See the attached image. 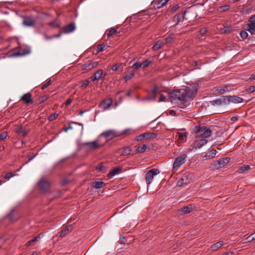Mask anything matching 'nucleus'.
<instances>
[{"label": "nucleus", "mask_w": 255, "mask_h": 255, "mask_svg": "<svg viewBox=\"0 0 255 255\" xmlns=\"http://www.w3.org/2000/svg\"><path fill=\"white\" fill-rule=\"evenodd\" d=\"M196 92L197 89L195 87H193L192 89L190 87H187L180 90H176L170 92L169 99L171 101L177 100L185 103L193 97Z\"/></svg>", "instance_id": "nucleus-1"}, {"label": "nucleus", "mask_w": 255, "mask_h": 255, "mask_svg": "<svg viewBox=\"0 0 255 255\" xmlns=\"http://www.w3.org/2000/svg\"><path fill=\"white\" fill-rule=\"evenodd\" d=\"M196 131L197 137L202 139L208 137L211 133V130L205 127H201L199 128L197 127L196 128Z\"/></svg>", "instance_id": "nucleus-2"}, {"label": "nucleus", "mask_w": 255, "mask_h": 255, "mask_svg": "<svg viewBox=\"0 0 255 255\" xmlns=\"http://www.w3.org/2000/svg\"><path fill=\"white\" fill-rule=\"evenodd\" d=\"M157 94H159V102H166L167 101V98L169 99L170 93H168L166 91H164L161 93L157 88H155L153 90L152 99H155V98Z\"/></svg>", "instance_id": "nucleus-3"}, {"label": "nucleus", "mask_w": 255, "mask_h": 255, "mask_svg": "<svg viewBox=\"0 0 255 255\" xmlns=\"http://www.w3.org/2000/svg\"><path fill=\"white\" fill-rule=\"evenodd\" d=\"M186 158L187 155L185 154H182L177 157L173 164L172 171L173 172H175L178 169L179 167L185 162Z\"/></svg>", "instance_id": "nucleus-4"}, {"label": "nucleus", "mask_w": 255, "mask_h": 255, "mask_svg": "<svg viewBox=\"0 0 255 255\" xmlns=\"http://www.w3.org/2000/svg\"><path fill=\"white\" fill-rule=\"evenodd\" d=\"M193 175L192 173L186 172L185 173L177 182V185L179 186L183 185H187L192 180Z\"/></svg>", "instance_id": "nucleus-5"}, {"label": "nucleus", "mask_w": 255, "mask_h": 255, "mask_svg": "<svg viewBox=\"0 0 255 255\" xmlns=\"http://www.w3.org/2000/svg\"><path fill=\"white\" fill-rule=\"evenodd\" d=\"M159 173L157 169H152L147 172L145 175V180L148 185L150 184L154 178V177Z\"/></svg>", "instance_id": "nucleus-6"}, {"label": "nucleus", "mask_w": 255, "mask_h": 255, "mask_svg": "<svg viewBox=\"0 0 255 255\" xmlns=\"http://www.w3.org/2000/svg\"><path fill=\"white\" fill-rule=\"evenodd\" d=\"M208 141L206 139H202L201 138H198L196 136V139L193 142L191 147L189 149L190 151H192L193 149L200 148L203 145L207 143Z\"/></svg>", "instance_id": "nucleus-7"}, {"label": "nucleus", "mask_w": 255, "mask_h": 255, "mask_svg": "<svg viewBox=\"0 0 255 255\" xmlns=\"http://www.w3.org/2000/svg\"><path fill=\"white\" fill-rule=\"evenodd\" d=\"M117 136L118 134L115 130H108L102 133L99 136L105 137L108 141Z\"/></svg>", "instance_id": "nucleus-8"}, {"label": "nucleus", "mask_w": 255, "mask_h": 255, "mask_svg": "<svg viewBox=\"0 0 255 255\" xmlns=\"http://www.w3.org/2000/svg\"><path fill=\"white\" fill-rule=\"evenodd\" d=\"M87 148L89 150H94L98 149L103 146L98 140H96L92 142H86L84 144Z\"/></svg>", "instance_id": "nucleus-9"}, {"label": "nucleus", "mask_w": 255, "mask_h": 255, "mask_svg": "<svg viewBox=\"0 0 255 255\" xmlns=\"http://www.w3.org/2000/svg\"><path fill=\"white\" fill-rule=\"evenodd\" d=\"M229 161L230 159L227 157L214 162V164L215 167L218 169L224 167Z\"/></svg>", "instance_id": "nucleus-10"}, {"label": "nucleus", "mask_w": 255, "mask_h": 255, "mask_svg": "<svg viewBox=\"0 0 255 255\" xmlns=\"http://www.w3.org/2000/svg\"><path fill=\"white\" fill-rule=\"evenodd\" d=\"M226 99L227 101V104L229 102H232L235 104L241 103L243 102V99L237 96H226Z\"/></svg>", "instance_id": "nucleus-11"}, {"label": "nucleus", "mask_w": 255, "mask_h": 255, "mask_svg": "<svg viewBox=\"0 0 255 255\" xmlns=\"http://www.w3.org/2000/svg\"><path fill=\"white\" fill-rule=\"evenodd\" d=\"M112 104V100L111 99H107L103 101L99 107L103 111H105L111 106Z\"/></svg>", "instance_id": "nucleus-12"}, {"label": "nucleus", "mask_w": 255, "mask_h": 255, "mask_svg": "<svg viewBox=\"0 0 255 255\" xmlns=\"http://www.w3.org/2000/svg\"><path fill=\"white\" fill-rule=\"evenodd\" d=\"M38 185L43 191H46L49 187V183L45 179H41L38 182Z\"/></svg>", "instance_id": "nucleus-13"}, {"label": "nucleus", "mask_w": 255, "mask_h": 255, "mask_svg": "<svg viewBox=\"0 0 255 255\" xmlns=\"http://www.w3.org/2000/svg\"><path fill=\"white\" fill-rule=\"evenodd\" d=\"M20 100L23 101L27 105L33 103L31 98V95L29 93H27L23 95L20 98Z\"/></svg>", "instance_id": "nucleus-14"}, {"label": "nucleus", "mask_w": 255, "mask_h": 255, "mask_svg": "<svg viewBox=\"0 0 255 255\" xmlns=\"http://www.w3.org/2000/svg\"><path fill=\"white\" fill-rule=\"evenodd\" d=\"M35 23L36 21L29 17H25L23 21V24L27 26H33L35 25Z\"/></svg>", "instance_id": "nucleus-15"}, {"label": "nucleus", "mask_w": 255, "mask_h": 255, "mask_svg": "<svg viewBox=\"0 0 255 255\" xmlns=\"http://www.w3.org/2000/svg\"><path fill=\"white\" fill-rule=\"evenodd\" d=\"M216 153L217 151L215 149H212L203 157V160H208L212 159L216 155Z\"/></svg>", "instance_id": "nucleus-16"}, {"label": "nucleus", "mask_w": 255, "mask_h": 255, "mask_svg": "<svg viewBox=\"0 0 255 255\" xmlns=\"http://www.w3.org/2000/svg\"><path fill=\"white\" fill-rule=\"evenodd\" d=\"M122 169V167H116L113 168L108 174L109 177L111 178L115 175L118 174L121 171Z\"/></svg>", "instance_id": "nucleus-17"}, {"label": "nucleus", "mask_w": 255, "mask_h": 255, "mask_svg": "<svg viewBox=\"0 0 255 255\" xmlns=\"http://www.w3.org/2000/svg\"><path fill=\"white\" fill-rule=\"evenodd\" d=\"M103 74V71L102 70H99L97 71L93 75V77L91 78V80L93 82L95 81H97L101 78Z\"/></svg>", "instance_id": "nucleus-18"}, {"label": "nucleus", "mask_w": 255, "mask_h": 255, "mask_svg": "<svg viewBox=\"0 0 255 255\" xmlns=\"http://www.w3.org/2000/svg\"><path fill=\"white\" fill-rule=\"evenodd\" d=\"M169 0H156L154 1V6L157 8L163 7Z\"/></svg>", "instance_id": "nucleus-19"}, {"label": "nucleus", "mask_w": 255, "mask_h": 255, "mask_svg": "<svg viewBox=\"0 0 255 255\" xmlns=\"http://www.w3.org/2000/svg\"><path fill=\"white\" fill-rule=\"evenodd\" d=\"M226 96H222L221 98L217 99L213 102L217 105H221L223 104H227V101L226 99Z\"/></svg>", "instance_id": "nucleus-20"}, {"label": "nucleus", "mask_w": 255, "mask_h": 255, "mask_svg": "<svg viewBox=\"0 0 255 255\" xmlns=\"http://www.w3.org/2000/svg\"><path fill=\"white\" fill-rule=\"evenodd\" d=\"M98 64V62H93L89 63H86L84 65V68L90 70L93 68L96 67Z\"/></svg>", "instance_id": "nucleus-21"}, {"label": "nucleus", "mask_w": 255, "mask_h": 255, "mask_svg": "<svg viewBox=\"0 0 255 255\" xmlns=\"http://www.w3.org/2000/svg\"><path fill=\"white\" fill-rule=\"evenodd\" d=\"M192 210L193 208L192 205H189L181 208L179 211L183 214H187L190 213L191 211H192Z\"/></svg>", "instance_id": "nucleus-22"}, {"label": "nucleus", "mask_w": 255, "mask_h": 255, "mask_svg": "<svg viewBox=\"0 0 255 255\" xmlns=\"http://www.w3.org/2000/svg\"><path fill=\"white\" fill-rule=\"evenodd\" d=\"M75 29V25L73 23H71L66 26L63 29L65 33H69L73 31Z\"/></svg>", "instance_id": "nucleus-23"}, {"label": "nucleus", "mask_w": 255, "mask_h": 255, "mask_svg": "<svg viewBox=\"0 0 255 255\" xmlns=\"http://www.w3.org/2000/svg\"><path fill=\"white\" fill-rule=\"evenodd\" d=\"M247 30L249 31L252 35L255 33V22H250L247 24Z\"/></svg>", "instance_id": "nucleus-24"}, {"label": "nucleus", "mask_w": 255, "mask_h": 255, "mask_svg": "<svg viewBox=\"0 0 255 255\" xmlns=\"http://www.w3.org/2000/svg\"><path fill=\"white\" fill-rule=\"evenodd\" d=\"M144 139H148L156 137V134L152 132H145L142 133Z\"/></svg>", "instance_id": "nucleus-25"}, {"label": "nucleus", "mask_w": 255, "mask_h": 255, "mask_svg": "<svg viewBox=\"0 0 255 255\" xmlns=\"http://www.w3.org/2000/svg\"><path fill=\"white\" fill-rule=\"evenodd\" d=\"M71 229V226L64 227L62 231L60 233V237L63 238L65 237L66 235H67Z\"/></svg>", "instance_id": "nucleus-26"}, {"label": "nucleus", "mask_w": 255, "mask_h": 255, "mask_svg": "<svg viewBox=\"0 0 255 255\" xmlns=\"http://www.w3.org/2000/svg\"><path fill=\"white\" fill-rule=\"evenodd\" d=\"M164 44V43L160 40H158L156 42V43L153 45L152 49L154 51H156L160 49L163 45Z\"/></svg>", "instance_id": "nucleus-27"}, {"label": "nucleus", "mask_w": 255, "mask_h": 255, "mask_svg": "<svg viewBox=\"0 0 255 255\" xmlns=\"http://www.w3.org/2000/svg\"><path fill=\"white\" fill-rule=\"evenodd\" d=\"M223 244L224 243L222 241H220L211 246L210 248L212 251H217L220 247H221L223 245Z\"/></svg>", "instance_id": "nucleus-28"}, {"label": "nucleus", "mask_w": 255, "mask_h": 255, "mask_svg": "<svg viewBox=\"0 0 255 255\" xmlns=\"http://www.w3.org/2000/svg\"><path fill=\"white\" fill-rule=\"evenodd\" d=\"M250 168V167L249 165H243L239 168L238 171L240 173H243L248 170Z\"/></svg>", "instance_id": "nucleus-29"}, {"label": "nucleus", "mask_w": 255, "mask_h": 255, "mask_svg": "<svg viewBox=\"0 0 255 255\" xmlns=\"http://www.w3.org/2000/svg\"><path fill=\"white\" fill-rule=\"evenodd\" d=\"M134 74H135V73L134 72H130L128 73H127V74H126V75L125 76V77L124 78V80L126 81H128L129 80L134 76Z\"/></svg>", "instance_id": "nucleus-30"}, {"label": "nucleus", "mask_w": 255, "mask_h": 255, "mask_svg": "<svg viewBox=\"0 0 255 255\" xmlns=\"http://www.w3.org/2000/svg\"><path fill=\"white\" fill-rule=\"evenodd\" d=\"M178 138L181 141H184L186 139V133L185 132H179Z\"/></svg>", "instance_id": "nucleus-31"}, {"label": "nucleus", "mask_w": 255, "mask_h": 255, "mask_svg": "<svg viewBox=\"0 0 255 255\" xmlns=\"http://www.w3.org/2000/svg\"><path fill=\"white\" fill-rule=\"evenodd\" d=\"M146 145L145 144H143L142 146H139L137 148V152L142 153L146 150Z\"/></svg>", "instance_id": "nucleus-32"}, {"label": "nucleus", "mask_w": 255, "mask_h": 255, "mask_svg": "<svg viewBox=\"0 0 255 255\" xmlns=\"http://www.w3.org/2000/svg\"><path fill=\"white\" fill-rule=\"evenodd\" d=\"M131 151V150L130 147H126L124 148L122 154L123 155H128L130 153Z\"/></svg>", "instance_id": "nucleus-33"}, {"label": "nucleus", "mask_w": 255, "mask_h": 255, "mask_svg": "<svg viewBox=\"0 0 255 255\" xmlns=\"http://www.w3.org/2000/svg\"><path fill=\"white\" fill-rule=\"evenodd\" d=\"M132 68H133L135 70H138L139 68H142L141 63L138 62L135 63L132 65Z\"/></svg>", "instance_id": "nucleus-34"}, {"label": "nucleus", "mask_w": 255, "mask_h": 255, "mask_svg": "<svg viewBox=\"0 0 255 255\" xmlns=\"http://www.w3.org/2000/svg\"><path fill=\"white\" fill-rule=\"evenodd\" d=\"M104 184L105 183L103 181H98L95 182L94 186L96 188H101Z\"/></svg>", "instance_id": "nucleus-35"}, {"label": "nucleus", "mask_w": 255, "mask_h": 255, "mask_svg": "<svg viewBox=\"0 0 255 255\" xmlns=\"http://www.w3.org/2000/svg\"><path fill=\"white\" fill-rule=\"evenodd\" d=\"M151 63V61L148 59H147L144 61L142 63H141L142 68H145L149 66V65Z\"/></svg>", "instance_id": "nucleus-36"}, {"label": "nucleus", "mask_w": 255, "mask_h": 255, "mask_svg": "<svg viewBox=\"0 0 255 255\" xmlns=\"http://www.w3.org/2000/svg\"><path fill=\"white\" fill-rule=\"evenodd\" d=\"M182 17V14H178L174 17V21L176 22V24H177L178 22H179L181 20Z\"/></svg>", "instance_id": "nucleus-37"}, {"label": "nucleus", "mask_w": 255, "mask_h": 255, "mask_svg": "<svg viewBox=\"0 0 255 255\" xmlns=\"http://www.w3.org/2000/svg\"><path fill=\"white\" fill-rule=\"evenodd\" d=\"M49 98V95H45L39 99V103H42Z\"/></svg>", "instance_id": "nucleus-38"}, {"label": "nucleus", "mask_w": 255, "mask_h": 255, "mask_svg": "<svg viewBox=\"0 0 255 255\" xmlns=\"http://www.w3.org/2000/svg\"><path fill=\"white\" fill-rule=\"evenodd\" d=\"M39 239H40V237L39 236H37L35 239H32V240H30L29 241H28L26 243V245L27 246L31 245L33 243L38 241L39 240Z\"/></svg>", "instance_id": "nucleus-39"}, {"label": "nucleus", "mask_w": 255, "mask_h": 255, "mask_svg": "<svg viewBox=\"0 0 255 255\" xmlns=\"http://www.w3.org/2000/svg\"><path fill=\"white\" fill-rule=\"evenodd\" d=\"M105 47V44H104L99 45L97 47V52L98 53L103 51Z\"/></svg>", "instance_id": "nucleus-40"}, {"label": "nucleus", "mask_w": 255, "mask_h": 255, "mask_svg": "<svg viewBox=\"0 0 255 255\" xmlns=\"http://www.w3.org/2000/svg\"><path fill=\"white\" fill-rule=\"evenodd\" d=\"M7 136V132L3 131L0 134V140H2L6 138Z\"/></svg>", "instance_id": "nucleus-41"}, {"label": "nucleus", "mask_w": 255, "mask_h": 255, "mask_svg": "<svg viewBox=\"0 0 255 255\" xmlns=\"http://www.w3.org/2000/svg\"><path fill=\"white\" fill-rule=\"evenodd\" d=\"M240 36L243 39H246L248 36V34L246 31H242L240 32Z\"/></svg>", "instance_id": "nucleus-42"}, {"label": "nucleus", "mask_w": 255, "mask_h": 255, "mask_svg": "<svg viewBox=\"0 0 255 255\" xmlns=\"http://www.w3.org/2000/svg\"><path fill=\"white\" fill-rule=\"evenodd\" d=\"M117 32V30L115 29V28H111L109 33H108V37H110L112 35H114V34L116 33Z\"/></svg>", "instance_id": "nucleus-43"}, {"label": "nucleus", "mask_w": 255, "mask_h": 255, "mask_svg": "<svg viewBox=\"0 0 255 255\" xmlns=\"http://www.w3.org/2000/svg\"><path fill=\"white\" fill-rule=\"evenodd\" d=\"M58 116V115L57 114L54 113L53 115H51L48 118V120L50 121H54V120H55L57 118Z\"/></svg>", "instance_id": "nucleus-44"}, {"label": "nucleus", "mask_w": 255, "mask_h": 255, "mask_svg": "<svg viewBox=\"0 0 255 255\" xmlns=\"http://www.w3.org/2000/svg\"><path fill=\"white\" fill-rule=\"evenodd\" d=\"M89 83H90L89 81H88L87 80H85L83 82V84L82 85V87H83V88L86 87L87 86H88V85L89 84Z\"/></svg>", "instance_id": "nucleus-45"}, {"label": "nucleus", "mask_w": 255, "mask_h": 255, "mask_svg": "<svg viewBox=\"0 0 255 255\" xmlns=\"http://www.w3.org/2000/svg\"><path fill=\"white\" fill-rule=\"evenodd\" d=\"M13 176V174L12 173H7L5 176L4 178L6 179H7L8 180L11 177H12Z\"/></svg>", "instance_id": "nucleus-46"}, {"label": "nucleus", "mask_w": 255, "mask_h": 255, "mask_svg": "<svg viewBox=\"0 0 255 255\" xmlns=\"http://www.w3.org/2000/svg\"><path fill=\"white\" fill-rule=\"evenodd\" d=\"M143 139H144V138H143V136L142 134H141L139 135L135 138V140H137V141H141V140H142Z\"/></svg>", "instance_id": "nucleus-47"}, {"label": "nucleus", "mask_w": 255, "mask_h": 255, "mask_svg": "<svg viewBox=\"0 0 255 255\" xmlns=\"http://www.w3.org/2000/svg\"><path fill=\"white\" fill-rule=\"evenodd\" d=\"M255 91V86L250 87L248 89V91L249 93H253Z\"/></svg>", "instance_id": "nucleus-48"}, {"label": "nucleus", "mask_w": 255, "mask_h": 255, "mask_svg": "<svg viewBox=\"0 0 255 255\" xmlns=\"http://www.w3.org/2000/svg\"><path fill=\"white\" fill-rule=\"evenodd\" d=\"M252 234H251V235H250L249 237H248L247 238H246V242H254V240H252Z\"/></svg>", "instance_id": "nucleus-49"}, {"label": "nucleus", "mask_w": 255, "mask_h": 255, "mask_svg": "<svg viewBox=\"0 0 255 255\" xmlns=\"http://www.w3.org/2000/svg\"><path fill=\"white\" fill-rule=\"evenodd\" d=\"M50 25L53 27L58 26L59 25L58 22H56L55 21L50 23Z\"/></svg>", "instance_id": "nucleus-50"}, {"label": "nucleus", "mask_w": 255, "mask_h": 255, "mask_svg": "<svg viewBox=\"0 0 255 255\" xmlns=\"http://www.w3.org/2000/svg\"><path fill=\"white\" fill-rule=\"evenodd\" d=\"M206 31H207L206 29L205 28H203L200 29V33L201 35H204L206 33Z\"/></svg>", "instance_id": "nucleus-51"}, {"label": "nucleus", "mask_w": 255, "mask_h": 255, "mask_svg": "<svg viewBox=\"0 0 255 255\" xmlns=\"http://www.w3.org/2000/svg\"><path fill=\"white\" fill-rule=\"evenodd\" d=\"M51 83V81H49L48 82H47L42 87V89H44L45 88H46V87H47L49 85H50Z\"/></svg>", "instance_id": "nucleus-52"}, {"label": "nucleus", "mask_w": 255, "mask_h": 255, "mask_svg": "<svg viewBox=\"0 0 255 255\" xmlns=\"http://www.w3.org/2000/svg\"><path fill=\"white\" fill-rule=\"evenodd\" d=\"M119 68V65L115 64L113 66V67H112V69L113 71H116Z\"/></svg>", "instance_id": "nucleus-53"}, {"label": "nucleus", "mask_w": 255, "mask_h": 255, "mask_svg": "<svg viewBox=\"0 0 255 255\" xmlns=\"http://www.w3.org/2000/svg\"><path fill=\"white\" fill-rule=\"evenodd\" d=\"M103 165L101 164H99V165H98L97 167H96V169L98 170H99V171H102V169L103 168Z\"/></svg>", "instance_id": "nucleus-54"}, {"label": "nucleus", "mask_w": 255, "mask_h": 255, "mask_svg": "<svg viewBox=\"0 0 255 255\" xmlns=\"http://www.w3.org/2000/svg\"><path fill=\"white\" fill-rule=\"evenodd\" d=\"M72 100L71 99H68L66 102H65V104L66 106H67L69 105L72 103Z\"/></svg>", "instance_id": "nucleus-55"}, {"label": "nucleus", "mask_w": 255, "mask_h": 255, "mask_svg": "<svg viewBox=\"0 0 255 255\" xmlns=\"http://www.w3.org/2000/svg\"><path fill=\"white\" fill-rule=\"evenodd\" d=\"M255 20V15L252 16L249 18V21L250 22H255V21H254Z\"/></svg>", "instance_id": "nucleus-56"}, {"label": "nucleus", "mask_w": 255, "mask_h": 255, "mask_svg": "<svg viewBox=\"0 0 255 255\" xmlns=\"http://www.w3.org/2000/svg\"><path fill=\"white\" fill-rule=\"evenodd\" d=\"M225 88L226 89V90H225V89H221L219 90L218 92L221 94H223L225 91H228L227 88L226 87Z\"/></svg>", "instance_id": "nucleus-57"}, {"label": "nucleus", "mask_w": 255, "mask_h": 255, "mask_svg": "<svg viewBox=\"0 0 255 255\" xmlns=\"http://www.w3.org/2000/svg\"><path fill=\"white\" fill-rule=\"evenodd\" d=\"M179 8V6L178 5H175V6L173 7L171 9V10L173 12L175 11L178 8Z\"/></svg>", "instance_id": "nucleus-58"}, {"label": "nucleus", "mask_w": 255, "mask_h": 255, "mask_svg": "<svg viewBox=\"0 0 255 255\" xmlns=\"http://www.w3.org/2000/svg\"><path fill=\"white\" fill-rule=\"evenodd\" d=\"M19 133L21 136H24L25 134H26L27 131L26 130H24L20 131Z\"/></svg>", "instance_id": "nucleus-59"}, {"label": "nucleus", "mask_w": 255, "mask_h": 255, "mask_svg": "<svg viewBox=\"0 0 255 255\" xmlns=\"http://www.w3.org/2000/svg\"><path fill=\"white\" fill-rule=\"evenodd\" d=\"M249 79L250 80H255V74H253L251 76V77H250Z\"/></svg>", "instance_id": "nucleus-60"}, {"label": "nucleus", "mask_w": 255, "mask_h": 255, "mask_svg": "<svg viewBox=\"0 0 255 255\" xmlns=\"http://www.w3.org/2000/svg\"><path fill=\"white\" fill-rule=\"evenodd\" d=\"M233 255V252H229L225 253L223 255Z\"/></svg>", "instance_id": "nucleus-61"}, {"label": "nucleus", "mask_w": 255, "mask_h": 255, "mask_svg": "<svg viewBox=\"0 0 255 255\" xmlns=\"http://www.w3.org/2000/svg\"><path fill=\"white\" fill-rule=\"evenodd\" d=\"M231 120L233 122H236L238 120V118L236 117H233L232 118Z\"/></svg>", "instance_id": "nucleus-62"}, {"label": "nucleus", "mask_w": 255, "mask_h": 255, "mask_svg": "<svg viewBox=\"0 0 255 255\" xmlns=\"http://www.w3.org/2000/svg\"><path fill=\"white\" fill-rule=\"evenodd\" d=\"M22 129L21 126H19L16 128V132H19L20 130Z\"/></svg>", "instance_id": "nucleus-63"}, {"label": "nucleus", "mask_w": 255, "mask_h": 255, "mask_svg": "<svg viewBox=\"0 0 255 255\" xmlns=\"http://www.w3.org/2000/svg\"><path fill=\"white\" fill-rule=\"evenodd\" d=\"M252 240H254V242H255V232L252 234Z\"/></svg>", "instance_id": "nucleus-64"}]
</instances>
